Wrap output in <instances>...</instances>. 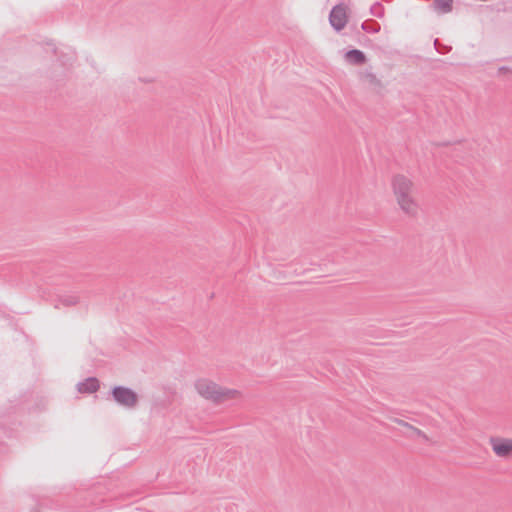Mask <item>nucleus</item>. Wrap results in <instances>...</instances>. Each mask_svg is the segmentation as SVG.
Masks as SVG:
<instances>
[{"label":"nucleus","mask_w":512,"mask_h":512,"mask_svg":"<svg viewBox=\"0 0 512 512\" xmlns=\"http://www.w3.org/2000/svg\"><path fill=\"white\" fill-rule=\"evenodd\" d=\"M99 387L100 384L96 377H88L77 384V390L80 393H94L99 389Z\"/></svg>","instance_id":"obj_7"},{"label":"nucleus","mask_w":512,"mask_h":512,"mask_svg":"<svg viewBox=\"0 0 512 512\" xmlns=\"http://www.w3.org/2000/svg\"><path fill=\"white\" fill-rule=\"evenodd\" d=\"M194 387L201 397L216 405L241 397L239 390L222 387L206 378L198 379Z\"/></svg>","instance_id":"obj_1"},{"label":"nucleus","mask_w":512,"mask_h":512,"mask_svg":"<svg viewBox=\"0 0 512 512\" xmlns=\"http://www.w3.org/2000/svg\"><path fill=\"white\" fill-rule=\"evenodd\" d=\"M392 188L397 200L407 195H411L414 188V184L406 176L396 175L392 179Z\"/></svg>","instance_id":"obj_3"},{"label":"nucleus","mask_w":512,"mask_h":512,"mask_svg":"<svg viewBox=\"0 0 512 512\" xmlns=\"http://www.w3.org/2000/svg\"><path fill=\"white\" fill-rule=\"evenodd\" d=\"M399 423H400V424H402V425H404V426L410 427L411 429H413V431H414L417 435L422 436V437H424V438L426 437V436H425V434H424L421 430H419L418 428L412 427V426H410L408 423H406V422H404V421H400Z\"/></svg>","instance_id":"obj_13"},{"label":"nucleus","mask_w":512,"mask_h":512,"mask_svg":"<svg viewBox=\"0 0 512 512\" xmlns=\"http://www.w3.org/2000/svg\"><path fill=\"white\" fill-rule=\"evenodd\" d=\"M111 395L113 400L124 408L133 409L138 404L137 393L129 387L115 386L111 390Z\"/></svg>","instance_id":"obj_2"},{"label":"nucleus","mask_w":512,"mask_h":512,"mask_svg":"<svg viewBox=\"0 0 512 512\" xmlns=\"http://www.w3.org/2000/svg\"><path fill=\"white\" fill-rule=\"evenodd\" d=\"M442 51H445V53L448 51L445 47H442Z\"/></svg>","instance_id":"obj_15"},{"label":"nucleus","mask_w":512,"mask_h":512,"mask_svg":"<svg viewBox=\"0 0 512 512\" xmlns=\"http://www.w3.org/2000/svg\"><path fill=\"white\" fill-rule=\"evenodd\" d=\"M370 12L373 16L382 18L384 16V7L381 3L376 2L371 6Z\"/></svg>","instance_id":"obj_11"},{"label":"nucleus","mask_w":512,"mask_h":512,"mask_svg":"<svg viewBox=\"0 0 512 512\" xmlns=\"http://www.w3.org/2000/svg\"><path fill=\"white\" fill-rule=\"evenodd\" d=\"M490 443L494 453L499 457L512 455V440L504 438H491Z\"/></svg>","instance_id":"obj_5"},{"label":"nucleus","mask_w":512,"mask_h":512,"mask_svg":"<svg viewBox=\"0 0 512 512\" xmlns=\"http://www.w3.org/2000/svg\"><path fill=\"white\" fill-rule=\"evenodd\" d=\"M329 21L331 26L336 30H342L347 23L346 9L342 5H336L332 8Z\"/></svg>","instance_id":"obj_4"},{"label":"nucleus","mask_w":512,"mask_h":512,"mask_svg":"<svg viewBox=\"0 0 512 512\" xmlns=\"http://www.w3.org/2000/svg\"><path fill=\"white\" fill-rule=\"evenodd\" d=\"M432 4L435 10L442 14L451 12L453 8V0H434Z\"/></svg>","instance_id":"obj_9"},{"label":"nucleus","mask_w":512,"mask_h":512,"mask_svg":"<svg viewBox=\"0 0 512 512\" xmlns=\"http://www.w3.org/2000/svg\"><path fill=\"white\" fill-rule=\"evenodd\" d=\"M60 302L65 306H73L79 302V298L76 295H67L62 297Z\"/></svg>","instance_id":"obj_12"},{"label":"nucleus","mask_w":512,"mask_h":512,"mask_svg":"<svg viewBox=\"0 0 512 512\" xmlns=\"http://www.w3.org/2000/svg\"><path fill=\"white\" fill-rule=\"evenodd\" d=\"M345 58L349 63L353 65H362L366 61L364 52L358 49H352L346 52Z\"/></svg>","instance_id":"obj_8"},{"label":"nucleus","mask_w":512,"mask_h":512,"mask_svg":"<svg viewBox=\"0 0 512 512\" xmlns=\"http://www.w3.org/2000/svg\"><path fill=\"white\" fill-rule=\"evenodd\" d=\"M362 29L367 33H377L380 31V25L376 21L368 20L362 23Z\"/></svg>","instance_id":"obj_10"},{"label":"nucleus","mask_w":512,"mask_h":512,"mask_svg":"<svg viewBox=\"0 0 512 512\" xmlns=\"http://www.w3.org/2000/svg\"><path fill=\"white\" fill-rule=\"evenodd\" d=\"M434 46H435V48H436V50H437L438 52H440V53H445V51H442V50H441V48H440V44H439V40H438V39H436V40L434 41Z\"/></svg>","instance_id":"obj_14"},{"label":"nucleus","mask_w":512,"mask_h":512,"mask_svg":"<svg viewBox=\"0 0 512 512\" xmlns=\"http://www.w3.org/2000/svg\"><path fill=\"white\" fill-rule=\"evenodd\" d=\"M400 209L410 217H416L419 212V205L412 194L397 199Z\"/></svg>","instance_id":"obj_6"}]
</instances>
